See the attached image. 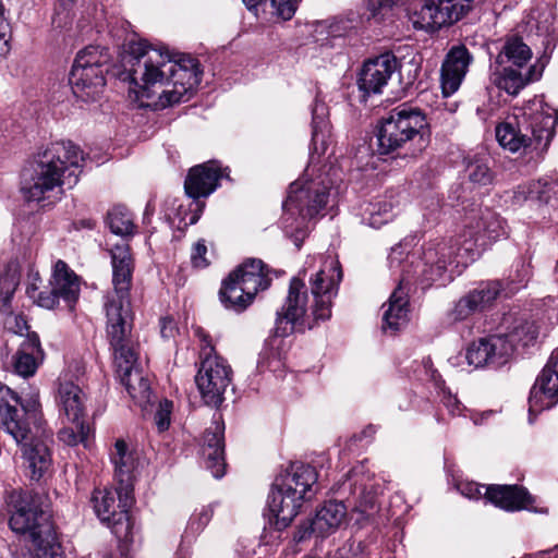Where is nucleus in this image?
Masks as SVG:
<instances>
[{
    "mask_svg": "<svg viewBox=\"0 0 558 558\" xmlns=\"http://www.w3.org/2000/svg\"><path fill=\"white\" fill-rule=\"evenodd\" d=\"M122 62L131 90L137 99H147V106L154 109L187 101L203 74L197 59L182 56L175 60L168 48L146 39L131 40Z\"/></svg>",
    "mask_w": 558,
    "mask_h": 558,
    "instance_id": "obj_1",
    "label": "nucleus"
},
{
    "mask_svg": "<svg viewBox=\"0 0 558 558\" xmlns=\"http://www.w3.org/2000/svg\"><path fill=\"white\" fill-rule=\"evenodd\" d=\"M506 221L489 208L465 210L464 229L458 236L437 238L423 247V276L428 282L445 284L493 242L507 238Z\"/></svg>",
    "mask_w": 558,
    "mask_h": 558,
    "instance_id": "obj_2",
    "label": "nucleus"
},
{
    "mask_svg": "<svg viewBox=\"0 0 558 558\" xmlns=\"http://www.w3.org/2000/svg\"><path fill=\"white\" fill-rule=\"evenodd\" d=\"M310 275V287L313 303L308 307L307 289L304 281L294 277L290 281L288 295L277 312L276 332L284 337L296 328H313L319 322L331 317L332 300L338 293L342 279L339 260L331 255L311 256L305 262L303 274Z\"/></svg>",
    "mask_w": 558,
    "mask_h": 558,
    "instance_id": "obj_3",
    "label": "nucleus"
},
{
    "mask_svg": "<svg viewBox=\"0 0 558 558\" xmlns=\"http://www.w3.org/2000/svg\"><path fill=\"white\" fill-rule=\"evenodd\" d=\"M311 162L302 178L290 184L288 197L283 203L282 225L298 248L308 231V222L320 214L328 203L330 180L326 172L316 170L315 154L324 155L328 146L329 123L327 107L316 101L312 111Z\"/></svg>",
    "mask_w": 558,
    "mask_h": 558,
    "instance_id": "obj_4",
    "label": "nucleus"
},
{
    "mask_svg": "<svg viewBox=\"0 0 558 558\" xmlns=\"http://www.w3.org/2000/svg\"><path fill=\"white\" fill-rule=\"evenodd\" d=\"M113 292L106 299L107 337L114 352L119 377L135 369L136 351L130 337L132 328L129 291L132 281L133 259L129 245L116 244L110 250Z\"/></svg>",
    "mask_w": 558,
    "mask_h": 558,
    "instance_id": "obj_5",
    "label": "nucleus"
},
{
    "mask_svg": "<svg viewBox=\"0 0 558 558\" xmlns=\"http://www.w3.org/2000/svg\"><path fill=\"white\" fill-rule=\"evenodd\" d=\"M83 162V151L72 142L50 143L37 154L33 172L24 180V197L29 202H40L54 191L72 189L78 182Z\"/></svg>",
    "mask_w": 558,
    "mask_h": 558,
    "instance_id": "obj_6",
    "label": "nucleus"
},
{
    "mask_svg": "<svg viewBox=\"0 0 558 558\" xmlns=\"http://www.w3.org/2000/svg\"><path fill=\"white\" fill-rule=\"evenodd\" d=\"M317 482L316 470L301 462L291 463L271 484L267 498L268 523H292L303 504L311 499Z\"/></svg>",
    "mask_w": 558,
    "mask_h": 558,
    "instance_id": "obj_7",
    "label": "nucleus"
},
{
    "mask_svg": "<svg viewBox=\"0 0 558 558\" xmlns=\"http://www.w3.org/2000/svg\"><path fill=\"white\" fill-rule=\"evenodd\" d=\"M557 114L542 102H533L525 107L520 116H515L496 126V140L499 145L511 153L532 147L544 150L554 137Z\"/></svg>",
    "mask_w": 558,
    "mask_h": 558,
    "instance_id": "obj_8",
    "label": "nucleus"
},
{
    "mask_svg": "<svg viewBox=\"0 0 558 558\" xmlns=\"http://www.w3.org/2000/svg\"><path fill=\"white\" fill-rule=\"evenodd\" d=\"M426 128V117L420 108L407 104L396 107L383 119L379 126V154H390L416 137L423 138Z\"/></svg>",
    "mask_w": 558,
    "mask_h": 558,
    "instance_id": "obj_9",
    "label": "nucleus"
},
{
    "mask_svg": "<svg viewBox=\"0 0 558 558\" xmlns=\"http://www.w3.org/2000/svg\"><path fill=\"white\" fill-rule=\"evenodd\" d=\"M196 335L204 343L202 362L195 376V383L203 401L210 407H219L225 400V393L231 386L233 372L227 360L213 353L214 348L208 337L198 328Z\"/></svg>",
    "mask_w": 558,
    "mask_h": 558,
    "instance_id": "obj_10",
    "label": "nucleus"
},
{
    "mask_svg": "<svg viewBox=\"0 0 558 558\" xmlns=\"http://www.w3.org/2000/svg\"><path fill=\"white\" fill-rule=\"evenodd\" d=\"M31 417L36 418L35 410L32 411L26 405H22L17 418L25 425V435L21 439L12 438L21 447L22 465L26 476L32 481L39 482L50 471L52 458L46 440L33 432L29 423Z\"/></svg>",
    "mask_w": 558,
    "mask_h": 558,
    "instance_id": "obj_11",
    "label": "nucleus"
},
{
    "mask_svg": "<svg viewBox=\"0 0 558 558\" xmlns=\"http://www.w3.org/2000/svg\"><path fill=\"white\" fill-rule=\"evenodd\" d=\"M514 344L501 335H492L472 341L465 349L450 361L454 366L464 363L472 368L500 367L512 356Z\"/></svg>",
    "mask_w": 558,
    "mask_h": 558,
    "instance_id": "obj_12",
    "label": "nucleus"
},
{
    "mask_svg": "<svg viewBox=\"0 0 558 558\" xmlns=\"http://www.w3.org/2000/svg\"><path fill=\"white\" fill-rule=\"evenodd\" d=\"M475 0H425L410 20L416 29L434 32L449 26L474 9Z\"/></svg>",
    "mask_w": 558,
    "mask_h": 558,
    "instance_id": "obj_13",
    "label": "nucleus"
},
{
    "mask_svg": "<svg viewBox=\"0 0 558 558\" xmlns=\"http://www.w3.org/2000/svg\"><path fill=\"white\" fill-rule=\"evenodd\" d=\"M5 511L9 523H50L54 520L49 498L29 490L8 493Z\"/></svg>",
    "mask_w": 558,
    "mask_h": 558,
    "instance_id": "obj_14",
    "label": "nucleus"
},
{
    "mask_svg": "<svg viewBox=\"0 0 558 558\" xmlns=\"http://www.w3.org/2000/svg\"><path fill=\"white\" fill-rule=\"evenodd\" d=\"M110 459L114 465V477L118 482V508L120 513L124 514V519L131 521L132 518L129 515V510L134 502L133 473L136 469V459L134 452L129 449L122 439L116 441Z\"/></svg>",
    "mask_w": 558,
    "mask_h": 558,
    "instance_id": "obj_15",
    "label": "nucleus"
},
{
    "mask_svg": "<svg viewBox=\"0 0 558 558\" xmlns=\"http://www.w3.org/2000/svg\"><path fill=\"white\" fill-rule=\"evenodd\" d=\"M484 499L507 512L527 510L547 513V508L536 507L535 498L520 485H489L485 488Z\"/></svg>",
    "mask_w": 558,
    "mask_h": 558,
    "instance_id": "obj_16",
    "label": "nucleus"
},
{
    "mask_svg": "<svg viewBox=\"0 0 558 558\" xmlns=\"http://www.w3.org/2000/svg\"><path fill=\"white\" fill-rule=\"evenodd\" d=\"M399 69L400 63L391 52L371 59L362 68L357 81L359 87L367 95L379 94Z\"/></svg>",
    "mask_w": 558,
    "mask_h": 558,
    "instance_id": "obj_17",
    "label": "nucleus"
},
{
    "mask_svg": "<svg viewBox=\"0 0 558 558\" xmlns=\"http://www.w3.org/2000/svg\"><path fill=\"white\" fill-rule=\"evenodd\" d=\"M500 292L501 288L498 281L482 283L453 305L447 314L448 320L450 323L462 322L473 313L483 311L497 299Z\"/></svg>",
    "mask_w": 558,
    "mask_h": 558,
    "instance_id": "obj_18",
    "label": "nucleus"
},
{
    "mask_svg": "<svg viewBox=\"0 0 558 558\" xmlns=\"http://www.w3.org/2000/svg\"><path fill=\"white\" fill-rule=\"evenodd\" d=\"M558 403V374L548 364L544 366L533 385L529 398V421Z\"/></svg>",
    "mask_w": 558,
    "mask_h": 558,
    "instance_id": "obj_19",
    "label": "nucleus"
},
{
    "mask_svg": "<svg viewBox=\"0 0 558 558\" xmlns=\"http://www.w3.org/2000/svg\"><path fill=\"white\" fill-rule=\"evenodd\" d=\"M223 434V424L218 421L213 422L204 433L199 449L206 469L215 478H221L226 473Z\"/></svg>",
    "mask_w": 558,
    "mask_h": 558,
    "instance_id": "obj_20",
    "label": "nucleus"
},
{
    "mask_svg": "<svg viewBox=\"0 0 558 558\" xmlns=\"http://www.w3.org/2000/svg\"><path fill=\"white\" fill-rule=\"evenodd\" d=\"M228 174L217 161H207L190 169L184 182L186 194L194 198L207 197L218 187L219 181Z\"/></svg>",
    "mask_w": 558,
    "mask_h": 558,
    "instance_id": "obj_21",
    "label": "nucleus"
},
{
    "mask_svg": "<svg viewBox=\"0 0 558 558\" xmlns=\"http://www.w3.org/2000/svg\"><path fill=\"white\" fill-rule=\"evenodd\" d=\"M25 543H31L38 558H57L61 551L54 525H10Z\"/></svg>",
    "mask_w": 558,
    "mask_h": 558,
    "instance_id": "obj_22",
    "label": "nucleus"
},
{
    "mask_svg": "<svg viewBox=\"0 0 558 558\" xmlns=\"http://www.w3.org/2000/svg\"><path fill=\"white\" fill-rule=\"evenodd\" d=\"M365 25L364 15L360 10L350 9L318 21L314 25V32L323 38L341 39L356 36L359 31Z\"/></svg>",
    "mask_w": 558,
    "mask_h": 558,
    "instance_id": "obj_23",
    "label": "nucleus"
},
{
    "mask_svg": "<svg viewBox=\"0 0 558 558\" xmlns=\"http://www.w3.org/2000/svg\"><path fill=\"white\" fill-rule=\"evenodd\" d=\"M472 60L464 46H456L449 50L441 66V90L445 97L459 89Z\"/></svg>",
    "mask_w": 558,
    "mask_h": 558,
    "instance_id": "obj_24",
    "label": "nucleus"
},
{
    "mask_svg": "<svg viewBox=\"0 0 558 558\" xmlns=\"http://www.w3.org/2000/svg\"><path fill=\"white\" fill-rule=\"evenodd\" d=\"M69 83L77 99L82 101L95 100L102 93L106 84L104 70L72 65Z\"/></svg>",
    "mask_w": 558,
    "mask_h": 558,
    "instance_id": "obj_25",
    "label": "nucleus"
},
{
    "mask_svg": "<svg viewBox=\"0 0 558 558\" xmlns=\"http://www.w3.org/2000/svg\"><path fill=\"white\" fill-rule=\"evenodd\" d=\"M233 272L244 286L247 295H255L259 291L267 290L277 272L270 269L262 259L248 258L243 262Z\"/></svg>",
    "mask_w": 558,
    "mask_h": 558,
    "instance_id": "obj_26",
    "label": "nucleus"
},
{
    "mask_svg": "<svg viewBox=\"0 0 558 558\" xmlns=\"http://www.w3.org/2000/svg\"><path fill=\"white\" fill-rule=\"evenodd\" d=\"M542 72L536 70L535 65L529 68L525 73L520 69L506 66L505 64L492 70L489 82L500 90H505L508 95L515 96L525 85L541 77Z\"/></svg>",
    "mask_w": 558,
    "mask_h": 558,
    "instance_id": "obj_27",
    "label": "nucleus"
},
{
    "mask_svg": "<svg viewBox=\"0 0 558 558\" xmlns=\"http://www.w3.org/2000/svg\"><path fill=\"white\" fill-rule=\"evenodd\" d=\"M22 405L17 393L0 384V429L19 439L26 430L24 423L17 418Z\"/></svg>",
    "mask_w": 558,
    "mask_h": 558,
    "instance_id": "obj_28",
    "label": "nucleus"
},
{
    "mask_svg": "<svg viewBox=\"0 0 558 558\" xmlns=\"http://www.w3.org/2000/svg\"><path fill=\"white\" fill-rule=\"evenodd\" d=\"M43 349L37 333H27L13 356V367L22 377L33 376L43 360Z\"/></svg>",
    "mask_w": 558,
    "mask_h": 558,
    "instance_id": "obj_29",
    "label": "nucleus"
},
{
    "mask_svg": "<svg viewBox=\"0 0 558 558\" xmlns=\"http://www.w3.org/2000/svg\"><path fill=\"white\" fill-rule=\"evenodd\" d=\"M86 396L81 387L71 380L59 383L57 402L69 422L83 420Z\"/></svg>",
    "mask_w": 558,
    "mask_h": 558,
    "instance_id": "obj_30",
    "label": "nucleus"
},
{
    "mask_svg": "<svg viewBox=\"0 0 558 558\" xmlns=\"http://www.w3.org/2000/svg\"><path fill=\"white\" fill-rule=\"evenodd\" d=\"M383 329L396 332L409 322V301L401 283L391 293L388 302L383 305Z\"/></svg>",
    "mask_w": 558,
    "mask_h": 558,
    "instance_id": "obj_31",
    "label": "nucleus"
},
{
    "mask_svg": "<svg viewBox=\"0 0 558 558\" xmlns=\"http://www.w3.org/2000/svg\"><path fill=\"white\" fill-rule=\"evenodd\" d=\"M50 284L54 293L63 299L69 306L72 307L77 301L80 294L78 277L61 259L53 265Z\"/></svg>",
    "mask_w": 558,
    "mask_h": 558,
    "instance_id": "obj_32",
    "label": "nucleus"
},
{
    "mask_svg": "<svg viewBox=\"0 0 558 558\" xmlns=\"http://www.w3.org/2000/svg\"><path fill=\"white\" fill-rule=\"evenodd\" d=\"M120 380L131 399L143 411H147L153 405L154 393L150 388V381L140 368L121 375Z\"/></svg>",
    "mask_w": 558,
    "mask_h": 558,
    "instance_id": "obj_33",
    "label": "nucleus"
},
{
    "mask_svg": "<svg viewBox=\"0 0 558 558\" xmlns=\"http://www.w3.org/2000/svg\"><path fill=\"white\" fill-rule=\"evenodd\" d=\"M219 298L227 310L240 313L253 302L255 295H247L246 291H244V286L240 283V279L232 271L229 277L223 280L219 291Z\"/></svg>",
    "mask_w": 558,
    "mask_h": 558,
    "instance_id": "obj_34",
    "label": "nucleus"
},
{
    "mask_svg": "<svg viewBox=\"0 0 558 558\" xmlns=\"http://www.w3.org/2000/svg\"><path fill=\"white\" fill-rule=\"evenodd\" d=\"M532 58L530 47L523 43L519 37H511L507 39L502 50L496 58V63L501 66L506 63H511L517 69H522Z\"/></svg>",
    "mask_w": 558,
    "mask_h": 558,
    "instance_id": "obj_35",
    "label": "nucleus"
},
{
    "mask_svg": "<svg viewBox=\"0 0 558 558\" xmlns=\"http://www.w3.org/2000/svg\"><path fill=\"white\" fill-rule=\"evenodd\" d=\"M377 511V492L373 486H364L359 488L357 498L353 505L350 520L355 523L361 521L373 520V515Z\"/></svg>",
    "mask_w": 558,
    "mask_h": 558,
    "instance_id": "obj_36",
    "label": "nucleus"
},
{
    "mask_svg": "<svg viewBox=\"0 0 558 558\" xmlns=\"http://www.w3.org/2000/svg\"><path fill=\"white\" fill-rule=\"evenodd\" d=\"M92 502L98 519L102 523H111V517L116 514V499L113 493L107 488L95 489ZM122 520L123 518H119L113 520L112 523H122Z\"/></svg>",
    "mask_w": 558,
    "mask_h": 558,
    "instance_id": "obj_37",
    "label": "nucleus"
},
{
    "mask_svg": "<svg viewBox=\"0 0 558 558\" xmlns=\"http://www.w3.org/2000/svg\"><path fill=\"white\" fill-rule=\"evenodd\" d=\"M395 207L396 204L391 199H378L366 207L364 216L367 215V217L364 219L372 228L378 229L392 220Z\"/></svg>",
    "mask_w": 558,
    "mask_h": 558,
    "instance_id": "obj_38",
    "label": "nucleus"
},
{
    "mask_svg": "<svg viewBox=\"0 0 558 558\" xmlns=\"http://www.w3.org/2000/svg\"><path fill=\"white\" fill-rule=\"evenodd\" d=\"M501 336L513 343L514 349L518 345L525 348L534 344L538 336V328L534 322L520 319L515 322L508 333Z\"/></svg>",
    "mask_w": 558,
    "mask_h": 558,
    "instance_id": "obj_39",
    "label": "nucleus"
},
{
    "mask_svg": "<svg viewBox=\"0 0 558 558\" xmlns=\"http://www.w3.org/2000/svg\"><path fill=\"white\" fill-rule=\"evenodd\" d=\"M107 225L112 233L122 238L132 235L135 228L131 214L122 206H116L108 213Z\"/></svg>",
    "mask_w": 558,
    "mask_h": 558,
    "instance_id": "obj_40",
    "label": "nucleus"
},
{
    "mask_svg": "<svg viewBox=\"0 0 558 558\" xmlns=\"http://www.w3.org/2000/svg\"><path fill=\"white\" fill-rule=\"evenodd\" d=\"M347 517V505L338 500H328L317 509L314 523H342Z\"/></svg>",
    "mask_w": 558,
    "mask_h": 558,
    "instance_id": "obj_41",
    "label": "nucleus"
},
{
    "mask_svg": "<svg viewBox=\"0 0 558 558\" xmlns=\"http://www.w3.org/2000/svg\"><path fill=\"white\" fill-rule=\"evenodd\" d=\"M109 61V56L106 49L98 46H88L81 50L73 65L80 68H98L102 69Z\"/></svg>",
    "mask_w": 558,
    "mask_h": 558,
    "instance_id": "obj_42",
    "label": "nucleus"
},
{
    "mask_svg": "<svg viewBox=\"0 0 558 558\" xmlns=\"http://www.w3.org/2000/svg\"><path fill=\"white\" fill-rule=\"evenodd\" d=\"M465 177L471 183L476 185H487L493 182V172L487 161L482 158H474L468 161Z\"/></svg>",
    "mask_w": 558,
    "mask_h": 558,
    "instance_id": "obj_43",
    "label": "nucleus"
},
{
    "mask_svg": "<svg viewBox=\"0 0 558 558\" xmlns=\"http://www.w3.org/2000/svg\"><path fill=\"white\" fill-rule=\"evenodd\" d=\"M408 250L403 244H398L391 248L388 255L389 267L395 274H400L401 286L408 281L409 277V263H408Z\"/></svg>",
    "mask_w": 558,
    "mask_h": 558,
    "instance_id": "obj_44",
    "label": "nucleus"
},
{
    "mask_svg": "<svg viewBox=\"0 0 558 558\" xmlns=\"http://www.w3.org/2000/svg\"><path fill=\"white\" fill-rule=\"evenodd\" d=\"M530 190H535L529 193V202L538 205L547 204L555 193L556 183L548 179H539L537 181L527 182Z\"/></svg>",
    "mask_w": 558,
    "mask_h": 558,
    "instance_id": "obj_45",
    "label": "nucleus"
},
{
    "mask_svg": "<svg viewBox=\"0 0 558 558\" xmlns=\"http://www.w3.org/2000/svg\"><path fill=\"white\" fill-rule=\"evenodd\" d=\"M513 267L514 268L511 271L508 281V289L510 293H514L525 287L532 276L531 265L524 259L517 260Z\"/></svg>",
    "mask_w": 558,
    "mask_h": 558,
    "instance_id": "obj_46",
    "label": "nucleus"
},
{
    "mask_svg": "<svg viewBox=\"0 0 558 558\" xmlns=\"http://www.w3.org/2000/svg\"><path fill=\"white\" fill-rule=\"evenodd\" d=\"M71 423L72 427H64L59 432V439L69 446L84 442L87 439L89 426L84 423V420Z\"/></svg>",
    "mask_w": 558,
    "mask_h": 558,
    "instance_id": "obj_47",
    "label": "nucleus"
},
{
    "mask_svg": "<svg viewBox=\"0 0 558 558\" xmlns=\"http://www.w3.org/2000/svg\"><path fill=\"white\" fill-rule=\"evenodd\" d=\"M26 293L40 307L53 308L58 304L59 296L52 288L50 291H40L38 286L31 283L26 287Z\"/></svg>",
    "mask_w": 558,
    "mask_h": 558,
    "instance_id": "obj_48",
    "label": "nucleus"
},
{
    "mask_svg": "<svg viewBox=\"0 0 558 558\" xmlns=\"http://www.w3.org/2000/svg\"><path fill=\"white\" fill-rule=\"evenodd\" d=\"M452 485L463 497L471 500L484 498L485 488L487 487L473 481L460 478H453Z\"/></svg>",
    "mask_w": 558,
    "mask_h": 558,
    "instance_id": "obj_49",
    "label": "nucleus"
},
{
    "mask_svg": "<svg viewBox=\"0 0 558 558\" xmlns=\"http://www.w3.org/2000/svg\"><path fill=\"white\" fill-rule=\"evenodd\" d=\"M172 410V401L163 399L159 402L157 411L154 415V423L159 432H165L169 428L171 423Z\"/></svg>",
    "mask_w": 558,
    "mask_h": 558,
    "instance_id": "obj_50",
    "label": "nucleus"
},
{
    "mask_svg": "<svg viewBox=\"0 0 558 558\" xmlns=\"http://www.w3.org/2000/svg\"><path fill=\"white\" fill-rule=\"evenodd\" d=\"M272 14L282 21H290L296 10L299 0H269Z\"/></svg>",
    "mask_w": 558,
    "mask_h": 558,
    "instance_id": "obj_51",
    "label": "nucleus"
},
{
    "mask_svg": "<svg viewBox=\"0 0 558 558\" xmlns=\"http://www.w3.org/2000/svg\"><path fill=\"white\" fill-rule=\"evenodd\" d=\"M191 263L194 268H205L209 265L207 247L203 240L197 241L191 251Z\"/></svg>",
    "mask_w": 558,
    "mask_h": 558,
    "instance_id": "obj_52",
    "label": "nucleus"
},
{
    "mask_svg": "<svg viewBox=\"0 0 558 558\" xmlns=\"http://www.w3.org/2000/svg\"><path fill=\"white\" fill-rule=\"evenodd\" d=\"M417 372L421 379L433 381L435 385H438L440 381V375L434 367L430 357H424L422 360Z\"/></svg>",
    "mask_w": 558,
    "mask_h": 558,
    "instance_id": "obj_53",
    "label": "nucleus"
},
{
    "mask_svg": "<svg viewBox=\"0 0 558 558\" xmlns=\"http://www.w3.org/2000/svg\"><path fill=\"white\" fill-rule=\"evenodd\" d=\"M5 326L9 330L21 336H23L24 332H26V335L31 333L28 331L27 320L23 315L10 314L5 319Z\"/></svg>",
    "mask_w": 558,
    "mask_h": 558,
    "instance_id": "obj_54",
    "label": "nucleus"
},
{
    "mask_svg": "<svg viewBox=\"0 0 558 558\" xmlns=\"http://www.w3.org/2000/svg\"><path fill=\"white\" fill-rule=\"evenodd\" d=\"M527 183L518 185L511 195V203L517 206H521L529 202V193H533L534 190H530Z\"/></svg>",
    "mask_w": 558,
    "mask_h": 558,
    "instance_id": "obj_55",
    "label": "nucleus"
},
{
    "mask_svg": "<svg viewBox=\"0 0 558 558\" xmlns=\"http://www.w3.org/2000/svg\"><path fill=\"white\" fill-rule=\"evenodd\" d=\"M134 525H112V533L124 545L133 543Z\"/></svg>",
    "mask_w": 558,
    "mask_h": 558,
    "instance_id": "obj_56",
    "label": "nucleus"
},
{
    "mask_svg": "<svg viewBox=\"0 0 558 558\" xmlns=\"http://www.w3.org/2000/svg\"><path fill=\"white\" fill-rule=\"evenodd\" d=\"M177 332V325L173 318L163 317L160 319V333L162 338L169 339L174 337Z\"/></svg>",
    "mask_w": 558,
    "mask_h": 558,
    "instance_id": "obj_57",
    "label": "nucleus"
},
{
    "mask_svg": "<svg viewBox=\"0 0 558 558\" xmlns=\"http://www.w3.org/2000/svg\"><path fill=\"white\" fill-rule=\"evenodd\" d=\"M444 404L447 407L449 412L452 415H457L461 413V404L459 400L453 396H447L444 398Z\"/></svg>",
    "mask_w": 558,
    "mask_h": 558,
    "instance_id": "obj_58",
    "label": "nucleus"
},
{
    "mask_svg": "<svg viewBox=\"0 0 558 558\" xmlns=\"http://www.w3.org/2000/svg\"><path fill=\"white\" fill-rule=\"evenodd\" d=\"M314 532L313 525L303 526L294 535V539L299 543L304 541L306 537H310Z\"/></svg>",
    "mask_w": 558,
    "mask_h": 558,
    "instance_id": "obj_59",
    "label": "nucleus"
},
{
    "mask_svg": "<svg viewBox=\"0 0 558 558\" xmlns=\"http://www.w3.org/2000/svg\"><path fill=\"white\" fill-rule=\"evenodd\" d=\"M31 283H35L36 286L39 287V284L41 283V278L39 276V272L36 271V270H29L28 272V276H27V287L31 284Z\"/></svg>",
    "mask_w": 558,
    "mask_h": 558,
    "instance_id": "obj_60",
    "label": "nucleus"
},
{
    "mask_svg": "<svg viewBox=\"0 0 558 558\" xmlns=\"http://www.w3.org/2000/svg\"><path fill=\"white\" fill-rule=\"evenodd\" d=\"M547 364L558 374V347L551 352Z\"/></svg>",
    "mask_w": 558,
    "mask_h": 558,
    "instance_id": "obj_61",
    "label": "nucleus"
},
{
    "mask_svg": "<svg viewBox=\"0 0 558 558\" xmlns=\"http://www.w3.org/2000/svg\"><path fill=\"white\" fill-rule=\"evenodd\" d=\"M250 11H256L259 4L265 3V0H242Z\"/></svg>",
    "mask_w": 558,
    "mask_h": 558,
    "instance_id": "obj_62",
    "label": "nucleus"
},
{
    "mask_svg": "<svg viewBox=\"0 0 558 558\" xmlns=\"http://www.w3.org/2000/svg\"><path fill=\"white\" fill-rule=\"evenodd\" d=\"M213 519V511L211 509H203V511L201 512V517L198 518V520L201 522H208Z\"/></svg>",
    "mask_w": 558,
    "mask_h": 558,
    "instance_id": "obj_63",
    "label": "nucleus"
},
{
    "mask_svg": "<svg viewBox=\"0 0 558 558\" xmlns=\"http://www.w3.org/2000/svg\"><path fill=\"white\" fill-rule=\"evenodd\" d=\"M197 219H198V216H193V217L191 218V220H190V223H191V225L195 223V222L197 221Z\"/></svg>",
    "mask_w": 558,
    "mask_h": 558,
    "instance_id": "obj_64",
    "label": "nucleus"
}]
</instances>
